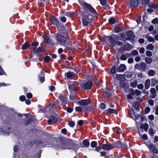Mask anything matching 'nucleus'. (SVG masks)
Returning a JSON list of instances; mask_svg holds the SVG:
<instances>
[{
	"mask_svg": "<svg viewBox=\"0 0 158 158\" xmlns=\"http://www.w3.org/2000/svg\"><path fill=\"white\" fill-rule=\"evenodd\" d=\"M93 16L92 15L85 13L82 18V22L83 26H87L92 22Z\"/></svg>",
	"mask_w": 158,
	"mask_h": 158,
	"instance_id": "f257e3e1",
	"label": "nucleus"
},
{
	"mask_svg": "<svg viewBox=\"0 0 158 158\" xmlns=\"http://www.w3.org/2000/svg\"><path fill=\"white\" fill-rule=\"evenodd\" d=\"M55 39L56 43L61 45H64L66 42V40L65 37L61 34H56V35Z\"/></svg>",
	"mask_w": 158,
	"mask_h": 158,
	"instance_id": "f03ea898",
	"label": "nucleus"
},
{
	"mask_svg": "<svg viewBox=\"0 0 158 158\" xmlns=\"http://www.w3.org/2000/svg\"><path fill=\"white\" fill-rule=\"evenodd\" d=\"M79 148V145L75 142H73L70 145L66 147L64 146L63 147V148L64 149H71L74 151L77 150Z\"/></svg>",
	"mask_w": 158,
	"mask_h": 158,
	"instance_id": "7ed1b4c3",
	"label": "nucleus"
},
{
	"mask_svg": "<svg viewBox=\"0 0 158 158\" xmlns=\"http://www.w3.org/2000/svg\"><path fill=\"white\" fill-rule=\"evenodd\" d=\"M80 85L83 89L89 90L91 88L92 83V81H89L85 84H81Z\"/></svg>",
	"mask_w": 158,
	"mask_h": 158,
	"instance_id": "20e7f679",
	"label": "nucleus"
},
{
	"mask_svg": "<svg viewBox=\"0 0 158 158\" xmlns=\"http://www.w3.org/2000/svg\"><path fill=\"white\" fill-rule=\"evenodd\" d=\"M80 4L84 7H86L92 13H95L96 12L94 9L89 4L82 1H80Z\"/></svg>",
	"mask_w": 158,
	"mask_h": 158,
	"instance_id": "39448f33",
	"label": "nucleus"
},
{
	"mask_svg": "<svg viewBox=\"0 0 158 158\" xmlns=\"http://www.w3.org/2000/svg\"><path fill=\"white\" fill-rule=\"evenodd\" d=\"M146 145L149 148V149L151 151H152L154 153L157 154L158 151L156 148L155 145L152 143H145Z\"/></svg>",
	"mask_w": 158,
	"mask_h": 158,
	"instance_id": "423d86ee",
	"label": "nucleus"
},
{
	"mask_svg": "<svg viewBox=\"0 0 158 158\" xmlns=\"http://www.w3.org/2000/svg\"><path fill=\"white\" fill-rule=\"evenodd\" d=\"M59 100L61 101V102L63 103H67V99L66 96L63 94H60L58 96Z\"/></svg>",
	"mask_w": 158,
	"mask_h": 158,
	"instance_id": "0eeeda50",
	"label": "nucleus"
},
{
	"mask_svg": "<svg viewBox=\"0 0 158 158\" xmlns=\"http://www.w3.org/2000/svg\"><path fill=\"white\" fill-rule=\"evenodd\" d=\"M113 146H114V148H121L122 147H124L126 148H127V145L124 144L123 145L122 142L120 141H118L115 143L113 144Z\"/></svg>",
	"mask_w": 158,
	"mask_h": 158,
	"instance_id": "6e6552de",
	"label": "nucleus"
},
{
	"mask_svg": "<svg viewBox=\"0 0 158 158\" xmlns=\"http://www.w3.org/2000/svg\"><path fill=\"white\" fill-rule=\"evenodd\" d=\"M135 37V35L134 33L131 31H130L127 34V37L126 40L131 41L133 40Z\"/></svg>",
	"mask_w": 158,
	"mask_h": 158,
	"instance_id": "1a4fd4ad",
	"label": "nucleus"
},
{
	"mask_svg": "<svg viewBox=\"0 0 158 158\" xmlns=\"http://www.w3.org/2000/svg\"><path fill=\"white\" fill-rule=\"evenodd\" d=\"M113 148V144H104L102 146V148L105 150H109Z\"/></svg>",
	"mask_w": 158,
	"mask_h": 158,
	"instance_id": "9d476101",
	"label": "nucleus"
},
{
	"mask_svg": "<svg viewBox=\"0 0 158 158\" xmlns=\"http://www.w3.org/2000/svg\"><path fill=\"white\" fill-rule=\"evenodd\" d=\"M58 120L57 118L53 116H51L48 121V123L49 125H50L52 123H55L57 122Z\"/></svg>",
	"mask_w": 158,
	"mask_h": 158,
	"instance_id": "9b49d317",
	"label": "nucleus"
},
{
	"mask_svg": "<svg viewBox=\"0 0 158 158\" xmlns=\"http://www.w3.org/2000/svg\"><path fill=\"white\" fill-rule=\"evenodd\" d=\"M44 73V71L43 70H42L41 71L40 74L38 76L39 78L41 83H43L45 80Z\"/></svg>",
	"mask_w": 158,
	"mask_h": 158,
	"instance_id": "f8f14e48",
	"label": "nucleus"
},
{
	"mask_svg": "<svg viewBox=\"0 0 158 158\" xmlns=\"http://www.w3.org/2000/svg\"><path fill=\"white\" fill-rule=\"evenodd\" d=\"M66 77L68 79H72L74 77V73L72 72H69L65 74Z\"/></svg>",
	"mask_w": 158,
	"mask_h": 158,
	"instance_id": "ddd939ff",
	"label": "nucleus"
},
{
	"mask_svg": "<svg viewBox=\"0 0 158 158\" xmlns=\"http://www.w3.org/2000/svg\"><path fill=\"white\" fill-rule=\"evenodd\" d=\"M50 21L52 22L53 24L56 26L58 25L59 23L57 18L53 16H52L50 17Z\"/></svg>",
	"mask_w": 158,
	"mask_h": 158,
	"instance_id": "4468645a",
	"label": "nucleus"
},
{
	"mask_svg": "<svg viewBox=\"0 0 158 158\" xmlns=\"http://www.w3.org/2000/svg\"><path fill=\"white\" fill-rule=\"evenodd\" d=\"M126 69V67L125 65L124 64H121L120 65L119 67L117 69V71L118 72H123Z\"/></svg>",
	"mask_w": 158,
	"mask_h": 158,
	"instance_id": "2eb2a0df",
	"label": "nucleus"
},
{
	"mask_svg": "<svg viewBox=\"0 0 158 158\" xmlns=\"http://www.w3.org/2000/svg\"><path fill=\"white\" fill-rule=\"evenodd\" d=\"M89 102L87 99H83L78 102V104L81 106H85L88 105Z\"/></svg>",
	"mask_w": 158,
	"mask_h": 158,
	"instance_id": "dca6fc26",
	"label": "nucleus"
},
{
	"mask_svg": "<svg viewBox=\"0 0 158 158\" xmlns=\"http://www.w3.org/2000/svg\"><path fill=\"white\" fill-rule=\"evenodd\" d=\"M106 40H109L110 43L112 45H115L116 41L111 36H107L106 37Z\"/></svg>",
	"mask_w": 158,
	"mask_h": 158,
	"instance_id": "f3484780",
	"label": "nucleus"
},
{
	"mask_svg": "<svg viewBox=\"0 0 158 158\" xmlns=\"http://www.w3.org/2000/svg\"><path fill=\"white\" fill-rule=\"evenodd\" d=\"M147 68V65L145 63L143 62L140 63V68L139 70L144 71Z\"/></svg>",
	"mask_w": 158,
	"mask_h": 158,
	"instance_id": "a211bd4d",
	"label": "nucleus"
},
{
	"mask_svg": "<svg viewBox=\"0 0 158 158\" xmlns=\"http://www.w3.org/2000/svg\"><path fill=\"white\" fill-rule=\"evenodd\" d=\"M30 44L28 42H26L22 46V49L25 50L27 48L30 46Z\"/></svg>",
	"mask_w": 158,
	"mask_h": 158,
	"instance_id": "6ab92c4d",
	"label": "nucleus"
},
{
	"mask_svg": "<svg viewBox=\"0 0 158 158\" xmlns=\"http://www.w3.org/2000/svg\"><path fill=\"white\" fill-rule=\"evenodd\" d=\"M151 84L150 80L149 79H147L145 83V89H148L150 87V85Z\"/></svg>",
	"mask_w": 158,
	"mask_h": 158,
	"instance_id": "aec40b11",
	"label": "nucleus"
},
{
	"mask_svg": "<svg viewBox=\"0 0 158 158\" xmlns=\"http://www.w3.org/2000/svg\"><path fill=\"white\" fill-rule=\"evenodd\" d=\"M151 86H154L157 84H158V80L155 78H152L151 80Z\"/></svg>",
	"mask_w": 158,
	"mask_h": 158,
	"instance_id": "412c9836",
	"label": "nucleus"
},
{
	"mask_svg": "<svg viewBox=\"0 0 158 158\" xmlns=\"http://www.w3.org/2000/svg\"><path fill=\"white\" fill-rule=\"evenodd\" d=\"M139 3L138 0H131V5L132 7L136 6Z\"/></svg>",
	"mask_w": 158,
	"mask_h": 158,
	"instance_id": "4be33fe9",
	"label": "nucleus"
},
{
	"mask_svg": "<svg viewBox=\"0 0 158 158\" xmlns=\"http://www.w3.org/2000/svg\"><path fill=\"white\" fill-rule=\"evenodd\" d=\"M71 45V42L70 41L66 40V42L64 43V45H62V46H64L66 48H68V50L70 49V48L68 47L69 46H70Z\"/></svg>",
	"mask_w": 158,
	"mask_h": 158,
	"instance_id": "5701e85b",
	"label": "nucleus"
},
{
	"mask_svg": "<svg viewBox=\"0 0 158 158\" xmlns=\"http://www.w3.org/2000/svg\"><path fill=\"white\" fill-rule=\"evenodd\" d=\"M99 1L102 5L105 6L108 8H109V6L107 3L106 0H99Z\"/></svg>",
	"mask_w": 158,
	"mask_h": 158,
	"instance_id": "b1692460",
	"label": "nucleus"
},
{
	"mask_svg": "<svg viewBox=\"0 0 158 158\" xmlns=\"http://www.w3.org/2000/svg\"><path fill=\"white\" fill-rule=\"evenodd\" d=\"M141 127L142 128L144 129L145 131H147L148 128L149 126L147 123H145L142 124Z\"/></svg>",
	"mask_w": 158,
	"mask_h": 158,
	"instance_id": "393cba45",
	"label": "nucleus"
},
{
	"mask_svg": "<svg viewBox=\"0 0 158 158\" xmlns=\"http://www.w3.org/2000/svg\"><path fill=\"white\" fill-rule=\"evenodd\" d=\"M145 60L146 62L148 64H150L152 62V59L150 57H146Z\"/></svg>",
	"mask_w": 158,
	"mask_h": 158,
	"instance_id": "a878e982",
	"label": "nucleus"
},
{
	"mask_svg": "<svg viewBox=\"0 0 158 158\" xmlns=\"http://www.w3.org/2000/svg\"><path fill=\"white\" fill-rule=\"evenodd\" d=\"M83 143L84 145V146L86 147H88L89 145V141L87 139H85L83 142Z\"/></svg>",
	"mask_w": 158,
	"mask_h": 158,
	"instance_id": "bb28decb",
	"label": "nucleus"
},
{
	"mask_svg": "<svg viewBox=\"0 0 158 158\" xmlns=\"http://www.w3.org/2000/svg\"><path fill=\"white\" fill-rule=\"evenodd\" d=\"M108 21L110 23L112 24H114L116 22V20L114 17H111L108 20Z\"/></svg>",
	"mask_w": 158,
	"mask_h": 158,
	"instance_id": "cd10ccee",
	"label": "nucleus"
},
{
	"mask_svg": "<svg viewBox=\"0 0 158 158\" xmlns=\"http://www.w3.org/2000/svg\"><path fill=\"white\" fill-rule=\"evenodd\" d=\"M69 89L70 92H72L75 90V86L72 85H69Z\"/></svg>",
	"mask_w": 158,
	"mask_h": 158,
	"instance_id": "c85d7f7f",
	"label": "nucleus"
},
{
	"mask_svg": "<svg viewBox=\"0 0 158 158\" xmlns=\"http://www.w3.org/2000/svg\"><path fill=\"white\" fill-rule=\"evenodd\" d=\"M134 107L135 108L136 110L138 111L139 110V103L138 102H135L133 104Z\"/></svg>",
	"mask_w": 158,
	"mask_h": 158,
	"instance_id": "c756f323",
	"label": "nucleus"
},
{
	"mask_svg": "<svg viewBox=\"0 0 158 158\" xmlns=\"http://www.w3.org/2000/svg\"><path fill=\"white\" fill-rule=\"evenodd\" d=\"M156 73L155 71L153 70H150L148 72V75L149 76H153Z\"/></svg>",
	"mask_w": 158,
	"mask_h": 158,
	"instance_id": "7c9ffc66",
	"label": "nucleus"
},
{
	"mask_svg": "<svg viewBox=\"0 0 158 158\" xmlns=\"http://www.w3.org/2000/svg\"><path fill=\"white\" fill-rule=\"evenodd\" d=\"M117 79L120 81H122L123 79V76L122 75L118 74L116 76Z\"/></svg>",
	"mask_w": 158,
	"mask_h": 158,
	"instance_id": "2f4dec72",
	"label": "nucleus"
},
{
	"mask_svg": "<svg viewBox=\"0 0 158 158\" xmlns=\"http://www.w3.org/2000/svg\"><path fill=\"white\" fill-rule=\"evenodd\" d=\"M154 48V46L152 44H150L146 46V48L148 50H153Z\"/></svg>",
	"mask_w": 158,
	"mask_h": 158,
	"instance_id": "473e14b6",
	"label": "nucleus"
},
{
	"mask_svg": "<svg viewBox=\"0 0 158 158\" xmlns=\"http://www.w3.org/2000/svg\"><path fill=\"white\" fill-rule=\"evenodd\" d=\"M43 48L39 47L37 49H36V50L35 49L34 50V52H35L39 53L43 51Z\"/></svg>",
	"mask_w": 158,
	"mask_h": 158,
	"instance_id": "72a5a7b5",
	"label": "nucleus"
},
{
	"mask_svg": "<svg viewBox=\"0 0 158 158\" xmlns=\"http://www.w3.org/2000/svg\"><path fill=\"white\" fill-rule=\"evenodd\" d=\"M108 111L110 114H115L116 113V110L115 109L109 108L107 110Z\"/></svg>",
	"mask_w": 158,
	"mask_h": 158,
	"instance_id": "f704fd0d",
	"label": "nucleus"
},
{
	"mask_svg": "<svg viewBox=\"0 0 158 158\" xmlns=\"http://www.w3.org/2000/svg\"><path fill=\"white\" fill-rule=\"evenodd\" d=\"M137 81H135L133 82H132L131 83V87L133 88H135L137 86Z\"/></svg>",
	"mask_w": 158,
	"mask_h": 158,
	"instance_id": "c9c22d12",
	"label": "nucleus"
},
{
	"mask_svg": "<svg viewBox=\"0 0 158 158\" xmlns=\"http://www.w3.org/2000/svg\"><path fill=\"white\" fill-rule=\"evenodd\" d=\"M147 38L148 41L149 42H153L155 41V39L154 38L151 36H148L147 37Z\"/></svg>",
	"mask_w": 158,
	"mask_h": 158,
	"instance_id": "e433bc0d",
	"label": "nucleus"
},
{
	"mask_svg": "<svg viewBox=\"0 0 158 158\" xmlns=\"http://www.w3.org/2000/svg\"><path fill=\"white\" fill-rule=\"evenodd\" d=\"M44 40L45 41L48 43H49L50 42L49 37L47 36H45L44 37Z\"/></svg>",
	"mask_w": 158,
	"mask_h": 158,
	"instance_id": "4c0bfd02",
	"label": "nucleus"
},
{
	"mask_svg": "<svg viewBox=\"0 0 158 158\" xmlns=\"http://www.w3.org/2000/svg\"><path fill=\"white\" fill-rule=\"evenodd\" d=\"M111 72L112 74H115L116 73V67L115 66H113L112 67Z\"/></svg>",
	"mask_w": 158,
	"mask_h": 158,
	"instance_id": "58836bf2",
	"label": "nucleus"
},
{
	"mask_svg": "<svg viewBox=\"0 0 158 158\" xmlns=\"http://www.w3.org/2000/svg\"><path fill=\"white\" fill-rule=\"evenodd\" d=\"M60 19L63 23H65L66 20V18L63 16L60 17Z\"/></svg>",
	"mask_w": 158,
	"mask_h": 158,
	"instance_id": "ea45409f",
	"label": "nucleus"
},
{
	"mask_svg": "<svg viewBox=\"0 0 158 158\" xmlns=\"http://www.w3.org/2000/svg\"><path fill=\"white\" fill-rule=\"evenodd\" d=\"M127 57L124 55H123L121 56L120 57V59L121 60H125L127 59Z\"/></svg>",
	"mask_w": 158,
	"mask_h": 158,
	"instance_id": "a19ab883",
	"label": "nucleus"
},
{
	"mask_svg": "<svg viewBox=\"0 0 158 158\" xmlns=\"http://www.w3.org/2000/svg\"><path fill=\"white\" fill-rule=\"evenodd\" d=\"M97 143L95 141H92L91 143V146L93 148H94L97 145Z\"/></svg>",
	"mask_w": 158,
	"mask_h": 158,
	"instance_id": "79ce46f5",
	"label": "nucleus"
},
{
	"mask_svg": "<svg viewBox=\"0 0 158 158\" xmlns=\"http://www.w3.org/2000/svg\"><path fill=\"white\" fill-rule=\"evenodd\" d=\"M147 56L149 57H151L152 55V52L149 51H148L146 52Z\"/></svg>",
	"mask_w": 158,
	"mask_h": 158,
	"instance_id": "37998d69",
	"label": "nucleus"
},
{
	"mask_svg": "<svg viewBox=\"0 0 158 158\" xmlns=\"http://www.w3.org/2000/svg\"><path fill=\"white\" fill-rule=\"evenodd\" d=\"M99 107L101 109L103 110L106 108V105L105 104L102 103L100 105Z\"/></svg>",
	"mask_w": 158,
	"mask_h": 158,
	"instance_id": "c03bdc74",
	"label": "nucleus"
},
{
	"mask_svg": "<svg viewBox=\"0 0 158 158\" xmlns=\"http://www.w3.org/2000/svg\"><path fill=\"white\" fill-rule=\"evenodd\" d=\"M149 133L150 135L152 136H153L154 135V131L152 129L150 128L149 130Z\"/></svg>",
	"mask_w": 158,
	"mask_h": 158,
	"instance_id": "a18cd8bd",
	"label": "nucleus"
},
{
	"mask_svg": "<svg viewBox=\"0 0 158 158\" xmlns=\"http://www.w3.org/2000/svg\"><path fill=\"white\" fill-rule=\"evenodd\" d=\"M133 113L134 114V115L135 114L134 111L133 110H130L129 111V116L130 117H132V118H133L132 115Z\"/></svg>",
	"mask_w": 158,
	"mask_h": 158,
	"instance_id": "49530a36",
	"label": "nucleus"
},
{
	"mask_svg": "<svg viewBox=\"0 0 158 158\" xmlns=\"http://www.w3.org/2000/svg\"><path fill=\"white\" fill-rule=\"evenodd\" d=\"M149 1L150 0H143L142 3L144 5H147L149 3Z\"/></svg>",
	"mask_w": 158,
	"mask_h": 158,
	"instance_id": "de8ad7c7",
	"label": "nucleus"
},
{
	"mask_svg": "<svg viewBox=\"0 0 158 158\" xmlns=\"http://www.w3.org/2000/svg\"><path fill=\"white\" fill-rule=\"evenodd\" d=\"M50 60V57L49 56H46L44 58V61L46 62H48Z\"/></svg>",
	"mask_w": 158,
	"mask_h": 158,
	"instance_id": "09e8293b",
	"label": "nucleus"
},
{
	"mask_svg": "<svg viewBox=\"0 0 158 158\" xmlns=\"http://www.w3.org/2000/svg\"><path fill=\"white\" fill-rule=\"evenodd\" d=\"M152 23L154 24H158V19L156 18L152 20Z\"/></svg>",
	"mask_w": 158,
	"mask_h": 158,
	"instance_id": "8fccbe9b",
	"label": "nucleus"
},
{
	"mask_svg": "<svg viewBox=\"0 0 158 158\" xmlns=\"http://www.w3.org/2000/svg\"><path fill=\"white\" fill-rule=\"evenodd\" d=\"M131 53H132V55L133 56H135V55H137L138 54V51H137L136 50H134Z\"/></svg>",
	"mask_w": 158,
	"mask_h": 158,
	"instance_id": "3c124183",
	"label": "nucleus"
},
{
	"mask_svg": "<svg viewBox=\"0 0 158 158\" xmlns=\"http://www.w3.org/2000/svg\"><path fill=\"white\" fill-rule=\"evenodd\" d=\"M26 99V97L25 96L23 95H22L20 97H19V100L21 101H23L25 100Z\"/></svg>",
	"mask_w": 158,
	"mask_h": 158,
	"instance_id": "603ef678",
	"label": "nucleus"
},
{
	"mask_svg": "<svg viewBox=\"0 0 158 158\" xmlns=\"http://www.w3.org/2000/svg\"><path fill=\"white\" fill-rule=\"evenodd\" d=\"M135 95H136L137 96H139L141 92L138 90H135Z\"/></svg>",
	"mask_w": 158,
	"mask_h": 158,
	"instance_id": "864d4df0",
	"label": "nucleus"
},
{
	"mask_svg": "<svg viewBox=\"0 0 158 158\" xmlns=\"http://www.w3.org/2000/svg\"><path fill=\"white\" fill-rule=\"evenodd\" d=\"M130 94L132 95H135V91L132 89H130Z\"/></svg>",
	"mask_w": 158,
	"mask_h": 158,
	"instance_id": "5fc2aeb1",
	"label": "nucleus"
},
{
	"mask_svg": "<svg viewBox=\"0 0 158 158\" xmlns=\"http://www.w3.org/2000/svg\"><path fill=\"white\" fill-rule=\"evenodd\" d=\"M139 52L141 54L145 52L144 48L143 47L141 48L139 50Z\"/></svg>",
	"mask_w": 158,
	"mask_h": 158,
	"instance_id": "6e6d98bb",
	"label": "nucleus"
},
{
	"mask_svg": "<svg viewBox=\"0 0 158 158\" xmlns=\"http://www.w3.org/2000/svg\"><path fill=\"white\" fill-rule=\"evenodd\" d=\"M75 110L79 112H81L82 110V109L81 107L78 106L76 107Z\"/></svg>",
	"mask_w": 158,
	"mask_h": 158,
	"instance_id": "4d7b16f0",
	"label": "nucleus"
},
{
	"mask_svg": "<svg viewBox=\"0 0 158 158\" xmlns=\"http://www.w3.org/2000/svg\"><path fill=\"white\" fill-rule=\"evenodd\" d=\"M142 139L144 140H146L148 139V137L147 135L145 134L142 136Z\"/></svg>",
	"mask_w": 158,
	"mask_h": 158,
	"instance_id": "13d9d810",
	"label": "nucleus"
},
{
	"mask_svg": "<svg viewBox=\"0 0 158 158\" xmlns=\"http://www.w3.org/2000/svg\"><path fill=\"white\" fill-rule=\"evenodd\" d=\"M150 92L151 94H156V91L154 88H152L150 90Z\"/></svg>",
	"mask_w": 158,
	"mask_h": 158,
	"instance_id": "bf43d9fd",
	"label": "nucleus"
},
{
	"mask_svg": "<svg viewBox=\"0 0 158 158\" xmlns=\"http://www.w3.org/2000/svg\"><path fill=\"white\" fill-rule=\"evenodd\" d=\"M39 43L37 42H35L32 43L31 45L33 46H37L38 45Z\"/></svg>",
	"mask_w": 158,
	"mask_h": 158,
	"instance_id": "052dcab7",
	"label": "nucleus"
},
{
	"mask_svg": "<svg viewBox=\"0 0 158 158\" xmlns=\"http://www.w3.org/2000/svg\"><path fill=\"white\" fill-rule=\"evenodd\" d=\"M69 125L71 127H73L74 125V123L73 121H70L69 123Z\"/></svg>",
	"mask_w": 158,
	"mask_h": 158,
	"instance_id": "680f3d73",
	"label": "nucleus"
},
{
	"mask_svg": "<svg viewBox=\"0 0 158 158\" xmlns=\"http://www.w3.org/2000/svg\"><path fill=\"white\" fill-rule=\"evenodd\" d=\"M150 108L149 107H146L145 110V112L146 114L148 113L150 111Z\"/></svg>",
	"mask_w": 158,
	"mask_h": 158,
	"instance_id": "e2e57ef3",
	"label": "nucleus"
},
{
	"mask_svg": "<svg viewBox=\"0 0 158 158\" xmlns=\"http://www.w3.org/2000/svg\"><path fill=\"white\" fill-rule=\"evenodd\" d=\"M26 96L27 98H30L32 97V95L31 93H28L27 94Z\"/></svg>",
	"mask_w": 158,
	"mask_h": 158,
	"instance_id": "0e129e2a",
	"label": "nucleus"
},
{
	"mask_svg": "<svg viewBox=\"0 0 158 158\" xmlns=\"http://www.w3.org/2000/svg\"><path fill=\"white\" fill-rule=\"evenodd\" d=\"M120 31V29L118 27H116L114 29V31L116 33H118Z\"/></svg>",
	"mask_w": 158,
	"mask_h": 158,
	"instance_id": "69168bd1",
	"label": "nucleus"
},
{
	"mask_svg": "<svg viewBox=\"0 0 158 158\" xmlns=\"http://www.w3.org/2000/svg\"><path fill=\"white\" fill-rule=\"evenodd\" d=\"M148 118L150 120L152 121L154 119V116L153 115H151L148 116Z\"/></svg>",
	"mask_w": 158,
	"mask_h": 158,
	"instance_id": "338daca9",
	"label": "nucleus"
},
{
	"mask_svg": "<svg viewBox=\"0 0 158 158\" xmlns=\"http://www.w3.org/2000/svg\"><path fill=\"white\" fill-rule=\"evenodd\" d=\"M73 109L70 107H68L67 108V111L69 113H71L73 111Z\"/></svg>",
	"mask_w": 158,
	"mask_h": 158,
	"instance_id": "774afa93",
	"label": "nucleus"
}]
</instances>
